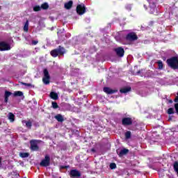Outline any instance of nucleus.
Listing matches in <instances>:
<instances>
[{
    "label": "nucleus",
    "mask_w": 178,
    "mask_h": 178,
    "mask_svg": "<svg viewBox=\"0 0 178 178\" xmlns=\"http://www.w3.org/2000/svg\"><path fill=\"white\" fill-rule=\"evenodd\" d=\"M66 54V49L62 46H58V48L54 49L50 51V55L53 58H57V56H63Z\"/></svg>",
    "instance_id": "nucleus-1"
},
{
    "label": "nucleus",
    "mask_w": 178,
    "mask_h": 178,
    "mask_svg": "<svg viewBox=\"0 0 178 178\" xmlns=\"http://www.w3.org/2000/svg\"><path fill=\"white\" fill-rule=\"evenodd\" d=\"M168 67L173 69V70H178V57L172 56L166 60Z\"/></svg>",
    "instance_id": "nucleus-2"
},
{
    "label": "nucleus",
    "mask_w": 178,
    "mask_h": 178,
    "mask_svg": "<svg viewBox=\"0 0 178 178\" xmlns=\"http://www.w3.org/2000/svg\"><path fill=\"white\" fill-rule=\"evenodd\" d=\"M42 143V140H37V139H32L30 140V149L33 152H38V151H41V149L40 148V146H38V144H41Z\"/></svg>",
    "instance_id": "nucleus-3"
},
{
    "label": "nucleus",
    "mask_w": 178,
    "mask_h": 178,
    "mask_svg": "<svg viewBox=\"0 0 178 178\" xmlns=\"http://www.w3.org/2000/svg\"><path fill=\"white\" fill-rule=\"evenodd\" d=\"M149 5V12L151 15H158V8H156V0H147Z\"/></svg>",
    "instance_id": "nucleus-4"
},
{
    "label": "nucleus",
    "mask_w": 178,
    "mask_h": 178,
    "mask_svg": "<svg viewBox=\"0 0 178 178\" xmlns=\"http://www.w3.org/2000/svg\"><path fill=\"white\" fill-rule=\"evenodd\" d=\"M40 165L43 168H47V166H49V165H51V156H49L48 154H46L44 158L41 161Z\"/></svg>",
    "instance_id": "nucleus-5"
},
{
    "label": "nucleus",
    "mask_w": 178,
    "mask_h": 178,
    "mask_svg": "<svg viewBox=\"0 0 178 178\" xmlns=\"http://www.w3.org/2000/svg\"><path fill=\"white\" fill-rule=\"evenodd\" d=\"M44 76L42 78V81L44 84L48 85L49 84V81L51 80V76L49 75V72L47 68L44 69L43 70Z\"/></svg>",
    "instance_id": "nucleus-6"
},
{
    "label": "nucleus",
    "mask_w": 178,
    "mask_h": 178,
    "mask_svg": "<svg viewBox=\"0 0 178 178\" xmlns=\"http://www.w3.org/2000/svg\"><path fill=\"white\" fill-rule=\"evenodd\" d=\"M122 124L124 126V127H127V126H133V118L130 117L122 118Z\"/></svg>",
    "instance_id": "nucleus-7"
},
{
    "label": "nucleus",
    "mask_w": 178,
    "mask_h": 178,
    "mask_svg": "<svg viewBox=\"0 0 178 178\" xmlns=\"http://www.w3.org/2000/svg\"><path fill=\"white\" fill-rule=\"evenodd\" d=\"M125 40H127V41H137V40H138V36H137L136 33L131 32L126 35Z\"/></svg>",
    "instance_id": "nucleus-8"
},
{
    "label": "nucleus",
    "mask_w": 178,
    "mask_h": 178,
    "mask_svg": "<svg viewBox=\"0 0 178 178\" xmlns=\"http://www.w3.org/2000/svg\"><path fill=\"white\" fill-rule=\"evenodd\" d=\"M114 52L118 58H123L124 56V49L122 47H118L114 49Z\"/></svg>",
    "instance_id": "nucleus-9"
},
{
    "label": "nucleus",
    "mask_w": 178,
    "mask_h": 178,
    "mask_svg": "<svg viewBox=\"0 0 178 178\" xmlns=\"http://www.w3.org/2000/svg\"><path fill=\"white\" fill-rule=\"evenodd\" d=\"M76 13H78V15H84V13H86V6H84V4H79L76 6Z\"/></svg>",
    "instance_id": "nucleus-10"
},
{
    "label": "nucleus",
    "mask_w": 178,
    "mask_h": 178,
    "mask_svg": "<svg viewBox=\"0 0 178 178\" xmlns=\"http://www.w3.org/2000/svg\"><path fill=\"white\" fill-rule=\"evenodd\" d=\"M10 45L6 42H0V51H10Z\"/></svg>",
    "instance_id": "nucleus-11"
},
{
    "label": "nucleus",
    "mask_w": 178,
    "mask_h": 178,
    "mask_svg": "<svg viewBox=\"0 0 178 178\" xmlns=\"http://www.w3.org/2000/svg\"><path fill=\"white\" fill-rule=\"evenodd\" d=\"M70 177L74 178V177H81V173L77 170H71L70 172Z\"/></svg>",
    "instance_id": "nucleus-12"
},
{
    "label": "nucleus",
    "mask_w": 178,
    "mask_h": 178,
    "mask_svg": "<svg viewBox=\"0 0 178 178\" xmlns=\"http://www.w3.org/2000/svg\"><path fill=\"white\" fill-rule=\"evenodd\" d=\"M103 91L104 92H106V94H108V95H111V94H115V92H118V89H111V88L109 87H104L103 88Z\"/></svg>",
    "instance_id": "nucleus-13"
},
{
    "label": "nucleus",
    "mask_w": 178,
    "mask_h": 178,
    "mask_svg": "<svg viewBox=\"0 0 178 178\" xmlns=\"http://www.w3.org/2000/svg\"><path fill=\"white\" fill-rule=\"evenodd\" d=\"M10 95H12V92H9L8 90L5 91L4 102H6V104H7L8 101H9V97H10Z\"/></svg>",
    "instance_id": "nucleus-14"
},
{
    "label": "nucleus",
    "mask_w": 178,
    "mask_h": 178,
    "mask_svg": "<svg viewBox=\"0 0 178 178\" xmlns=\"http://www.w3.org/2000/svg\"><path fill=\"white\" fill-rule=\"evenodd\" d=\"M118 154V156H120V158H122V156H123L124 155H127V154H129V149H122Z\"/></svg>",
    "instance_id": "nucleus-15"
},
{
    "label": "nucleus",
    "mask_w": 178,
    "mask_h": 178,
    "mask_svg": "<svg viewBox=\"0 0 178 178\" xmlns=\"http://www.w3.org/2000/svg\"><path fill=\"white\" fill-rule=\"evenodd\" d=\"M54 119L60 122V123L65 122V119L63 118V116L61 114H57L56 115H55Z\"/></svg>",
    "instance_id": "nucleus-16"
},
{
    "label": "nucleus",
    "mask_w": 178,
    "mask_h": 178,
    "mask_svg": "<svg viewBox=\"0 0 178 178\" xmlns=\"http://www.w3.org/2000/svg\"><path fill=\"white\" fill-rule=\"evenodd\" d=\"M130 91H131V87H125L120 89V92H121V94H127V92H129Z\"/></svg>",
    "instance_id": "nucleus-17"
},
{
    "label": "nucleus",
    "mask_w": 178,
    "mask_h": 178,
    "mask_svg": "<svg viewBox=\"0 0 178 178\" xmlns=\"http://www.w3.org/2000/svg\"><path fill=\"white\" fill-rule=\"evenodd\" d=\"M72 6H73V1H70L64 4V7L67 10L72 9Z\"/></svg>",
    "instance_id": "nucleus-18"
},
{
    "label": "nucleus",
    "mask_w": 178,
    "mask_h": 178,
    "mask_svg": "<svg viewBox=\"0 0 178 178\" xmlns=\"http://www.w3.org/2000/svg\"><path fill=\"white\" fill-rule=\"evenodd\" d=\"M50 97L51 98V99H58L59 97L58 96V93L55 92H50Z\"/></svg>",
    "instance_id": "nucleus-19"
},
{
    "label": "nucleus",
    "mask_w": 178,
    "mask_h": 178,
    "mask_svg": "<svg viewBox=\"0 0 178 178\" xmlns=\"http://www.w3.org/2000/svg\"><path fill=\"white\" fill-rule=\"evenodd\" d=\"M49 8V5L48 3H44L40 6V8L42 9L43 10H47Z\"/></svg>",
    "instance_id": "nucleus-20"
},
{
    "label": "nucleus",
    "mask_w": 178,
    "mask_h": 178,
    "mask_svg": "<svg viewBox=\"0 0 178 178\" xmlns=\"http://www.w3.org/2000/svg\"><path fill=\"white\" fill-rule=\"evenodd\" d=\"M24 31H25V33H28L29 32V20H26L24 25V28H23Z\"/></svg>",
    "instance_id": "nucleus-21"
},
{
    "label": "nucleus",
    "mask_w": 178,
    "mask_h": 178,
    "mask_svg": "<svg viewBox=\"0 0 178 178\" xmlns=\"http://www.w3.org/2000/svg\"><path fill=\"white\" fill-rule=\"evenodd\" d=\"M157 65H158V69L159 70H162V69H163V63H162V60H159L157 61Z\"/></svg>",
    "instance_id": "nucleus-22"
},
{
    "label": "nucleus",
    "mask_w": 178,
    "mask_h": 178,
    "mask_svg": "<svg viewBox=\"0 0 178 178\" xmlns=\"http://www.w3.org/2000/svg\"><path fill=\"white\" fill-rule=\"evenodd\" d=\"M173 169L178 176V161H175L173 164Z\"/></svg>",
    "instance_id": "nucleus-23"
},
{
    "label": "nucleus",
    "mask_w": 178,
    "mask_h": 178,
    "mask_svg": "<svg viewBox=\"0 0 178 178\" xmlns=\"http://www.w3.org/2000/svg\"><path fill=\"white\" fill-rule=\"evenodd\" d=\"M8 119L10 122H15V114L13 113H9Z\"/></svg>",
    "instance_id": "nucleus-24"
},
{
    "label": "nucleus",
    "mask_w": 178,
    "mask_h": 178,
    "mask_svg": "<svg viewBox=\"0 0 178 178\" xmlns=\"http://www.w3.org/2000/svg\"><path fill=\"white\" fill-rule=\"evenodd\" d=\"M24 123H25V124L28 129H31V127L33 126V122H31L30 120L24 121Z\"/></svg>",
    "instance_id": "nucleus-25"
},
{
    "label": "nucleus",
    "mask_w": 178,
    "mask_h": 178,
    "mask_svg": "<svg viewBox=\"0 0 178 178\" xmlns=\"http://www.w3.org/2000/svg\"><path fill=\"white\" fill-rule=\"evenodd\" d=\"M14 97H22L23 96V92L22 91H15L13 93Z\"/></svg>",
    "instance_id": "nucleus-26"
},
{
    "label": "nucleus",
    "mask_w": 178,
    "mask_h": 178,
    "mask_svg": "<svg viewBox=\"0 0 178 178\" xmlns=\"http://www.w3.org/2000/svg\"><path fill=\"white\" fill-rule=\"evenodd\" d=\"M51 105L54 109H58V108H59V105H58V103H56V102H52Z\"/></svg>",
    "instance_id": "nucleus-27"
},
{
    "label": "nucleus",
    "mask_w": 178,
    "mask_h": 178,
    "mask_svg": "<svg viewBox=\"0 0 178 178\" xmlns=\"http://www.w3.org/2000/svg\"><path fill=\"white\" fill-rule=\"evenodd\" d=\"M167 113L168 115H173V113H175V108H170L168 109Z\"/></svg>",
    "instance_id": "nucleus-28"
},
{
    "label": "nucleus",
    "mask_w": 178,
    "mask_h": 178,
    "mask_svg": "<svg viewBox=\"0 0 178 178\" xmlns=\"http://www.w3.org/2000/svg\"><path fill=\"white\" fill-rule=\"evenodd\" d=\"M41 10V6H35L33 7V12H40Z\"/></svg>",
    "instance_id": "nucleus-29"
},
{
    "label": "nucleus",
    "mask_w": 178,
    "mask_h": 178,
    "mask_svg": "<svg viewBox=\"0 0 178 178\" xmlns=\"http://www.w3.org/2000/svg\"><path fill=\"white\" fill-rule=\"evenodd\" d=\"M131 137V132L128 131L125 133V138L129 139Z\"/></svg>",
    "instance_id": "nucleus-30"
},
{
    "label": "nucleus",
    "mask_w": 178,
    "mask_h": 178,
    "mask_svg": "<svg viewBox=\"0 0 178 178\" xmlns=\"http://www.w3.org/2000/svg\"><path fill=\"white\" fill-rule=\"evenodd\" d=\"M23 86H25L26 88H31L34 87V86H33L31 83H23Z\"/></svg>",
    "instance_id": "nucleus-31"
},
{
    "label": "nucleus",
    "mask_w": 178,
    "mask_h": 178,
    "mask_svg": "<svg viewBox=\"0 0 178 178\" xmlns=\"http://www.w3.org/2000/svg\"><path fill=\"white\" fill-rule=\"evenodd\" d=\"M110 168H111V169H116V163H111L110 164Z\"/></svg>",
    "instance_id": "nucleus-32"
},
{
    "label": "nucleus",
    "mask_w": 178,
    "mask_h": 178,
    "mask_svg": "<svg viewBox=\"0 0 178 178\" xmlns=\"http://www.w3.org/2000/svg\"><path fill=\"white\" fill-rule=\"evenodd\" d=\"M30 156V153L24 152L23 153V158H29Z\"/></svg>",
    "instance_id": "nucleus-33"
},
{
    "label": "nucleus",
    "mask_w": 178,
    "mask_h": 178,
    "mask_svg": "<svg viewBox=\"0 0 178 178\" xmlns=\"http://www.w3.org/2000/svg\"><path fill=\"white\" fill-rule=\"evenodd\" d=\"M125 8L127 10H131V4H127Z\"/></svg>",
    "instance_id": "nucleus-34"
},
{
    "label": "nucleus",
    "mask_w": 178,
    "mask_h": 178,
    "mask_svg": "<svg viewBox=\"0 0 178 178\" xmlns=\"http://www.w3.org/2000/svg\"><path fill=\"white\" fill-rule=\"evenodd\" d=\"M69 165H60V169H67Z\"/></svg>",
    "instance_id": "nucleus-35"
},
{
    "label": "nucleus",
    "mask_w": 178,
    "mask_h": 178,
    "mask_svg": "<svg viewBox=\"0 0 178 178\" xmlns=\"http://www.w3.org/2000/svg\"><path fill=\"white\" fill-rule=\"evenodd\" d=\"M38 42L37 40H32V45H37Z\"/></svg>",
    "instance_id": "nucleus-36"
},
{
    "label": "nucleus",
    "mask_w": 178,
    "mask_h": 178,
    "mask_svg": "<svg viewBox=\"0 0 178 178\" xmlns=\"http://www.w3.org/2000/svg\"><path fill=\"white\" fill-rule=\"evenodd\" d=\"M154 21H150V22H149V26L150 27H152V26H154Z\"/></svg>",
    "instance_id": "nucleus-37"
},
{
    "label": "nucleus",
    "mask_w": 178,
    "mask_h": 178,
    "mask_svg": "<svg viewBox=\"0 0 178 178\" xmlns=\"http://www.w3.org/2000/svg\"><path fill=\"white\" fill-rule=\"evenodd\" d=\"M19 156H20L21 158H23V152H20V153H19Z\"/></svg>",
    "instance_id": "nucleus-38"
},
{
    "label": "nucleus",
    "mask_w": 178,
    "mask_h": 178,
    "mask_svg": "<svg viewBox=\"0 0 178 178\" xmlns=\"http://www.w3.org/2000/svg\"><path fill=\"white\" fill-rule=\"evenodd\" d=\"M168 102H169V104H173V100H172V99H170V100L168 101Z\"/></svg>",
    "instance_id": "nucleus-39"
},
{
    "label": "nucleus",
    "mask_w": 178,
    "mask_h": 178,
    "mask_svg": "<svg viewBox=\"0 0 178 178\" xmlns=\"http://www.w3.org/2000/svg\"><path fill=\"white\" fill-rule=\"evenodd\" d=\"M2 165V158L0 157V166Z\"/></svg>",
    "instance_id": "nucleus-40"
},
{
    "label": "nucleus",
    "mask_w": 178,
    "mask_h": 178,
    "mask_svg": "<svg viewBox=\"0 0 178 178\" xmlns=\"http://www.w3.org/2000/svg\"><path fill=\"white\" fill-rule=\"evenodd\" d=\"M91 151H92V152H95V149L92 148V149H91Z\"/></svg>",
    "instance_id": "nucleus-41"
},
{
    "label": "nucleus",
    "mask_w": 178,
    "mask_h": 178,
    "mask_svg": "<svg viewBox=\"0 0 178 178\" xmlns=\"http://www.w3.org/2000/svg\"><path fill=\"white\" fill-rule=\"evenodd\" d=\"M140 73H141V71H140V70H138V71L137 72V74H140Z\"/></svg>",
    "instance_id": "nucleus-42"
},
{
    "label": "nucleus",
    "mask_w": 178,
    "mask_h": 178,
    "mask_svg": "<svg viewBox=\"0 0 178 178\" xmlns=\"http://www.w3.org/2000/svg\"><path fill=\"white\" fill-rule=\"evenodd\" d=\"M144 8H145V9H147V6L144 5Z\"/></svg>",
    "instance_id": "nucleus-43"
},
{
    "label": "nucleus",
    "mask_w": 178,
    "mask_h": 178,
    "mask_svg": "<svg viewBox=\"0 0 178 178\" xmlns=\"http://www.w3.org/2000/svg\"><path fill=\"white\" fill-rule=\"evenodd\" d=\"M0 124H1V122H0Z\"/></svg>",
    "instance_id": "nucleus-44"
},
{
    "label": "nucleus",
    "mask_w": 178,
    "mask_h": 178,
    "mask_svg": "<svg viewBox=\"0 0 178 178\" xmlns=\"http://www.w3.org/2000/svg\"><path fill=\"white\" fill-rule=\"evenodd\" d=\"M24 178H26V177H24Z\"/></svg>",
    "instance_id": "nucleus-45"
}]
</instances>
